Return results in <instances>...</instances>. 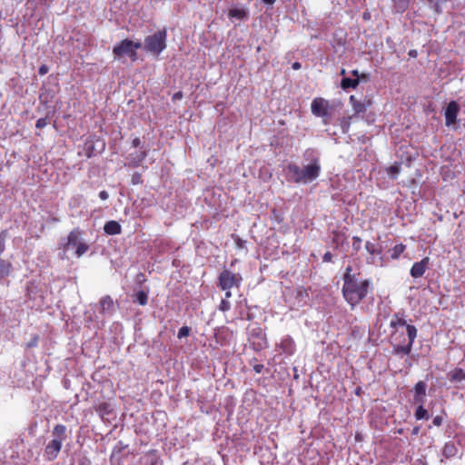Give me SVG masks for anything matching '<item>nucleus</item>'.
Here are the masks:
<instances>
[{"label": "nucleus", "mask_w": 465, "mask_h": 465, "mask_svg": "<svg viewBox=\"0 0 465 465\" xmlns=\"http://www.w3.org/2000/svg\"><path fill=\"white\" fill-rule=\"evenodd\" d=\"M359 273L352 272L351 266H347L343 274L342 295L345 301L354 308L366 296L371 286L370 280H361Z\"/></svg>", "instance_id": "f257e3e1"}, {"label": "nucleus", "mask_w": 465, "mask_h": 465, "mask_svg": "<svg viewBox=\"0 0 465 465\" xmlns=\"http://www.w3.org/2000/svg\"><path fill=\"white\" fill-rule=\"evenodd\" d=\"M302 157L307 162L302 167L304 184H307L316 180L321 174L320 153L316 149L308 148L303 152Z\"/></svg>", "instance_id": "f03ea898"}, {"label": "nucleus", "mask_w": 465, "mask_h": 465, "mask_svg": "<svg viewBox=\"0 0 465 465\" xmlns=\"http://www.w3.org/2000/svg\"><path fill=\"white\" fill-rule=\"evenodd\" d=\"M66 427L64 424H56L52 430L53 439L45 445L44 457L46 460H55L61 451L63 442L66 440Z\"/></svg>", "instance_id": "7ed1b4c3"}, {"label": "nucleus", "mask_w": 465, "mask_h": 465, "mask_svg": "<svg viewBox=\"0 0 465 465\" xmlns=\"http://www.w3.org/2000/svg\"><path fill=\"white\" fill-rule=\"evenodd\" d=\"M167 30H158L147 35L143 41L144 50L153 55H159L167 46Z\"/></svg>", "instance_id": "20e7f679"}, {"label": "nucleus", "mask_w": 465, "mask_h": 465, "mask_svg": "<svg viewBox=\"0 0 465 465\" xmlns=\"http://www.w3.org/2000/svg\"><path fill=\"white\" fill-rule=\"evenodd\" d=\"M142 46L143 45L139 41L134 42L129 39H124L114 46L113 54L117 58L128 56L132 61L134 62L137 60L136 50L142 48Z\"/></svg>", "instance_id": "39448f33"}, {"label": "nucleus", "mask_w": 465, "mask_h": 465, "mask_svg": "<svg viewBox=\"0 0 465 465\" xmlns=\"http://www.w3.org/2000/svg\"><path fill=\"white\" fill-rule=\"evenodd\" d=\"M242 277L240 273L233 272L228 269H224L218 276L217 286L221 290L239 288L242 284Z\"/></svg>", "instance_id": "423d86ee"}, {"label": "nucleus", "mask_w": 465, "mask_h": 465, "mask_svg": "<svg viewBox=\"0 0 465 465\" xmlns=\"http://www.w3.org/2000/svg\"><path fill=\"white\" fill-rule=\"evenodd\" d=\"M284 175L290 183L304 184L302 167L296 163H288L284 168Z\"/></svg>", "instance_id": "0eeeda50"}, {"label": "nucleus", "mask_w": 465, "mask_h": 465, "mask_svg": "<svg viewBox=\"0 0 465 465\" xmlns=\"http://www.w3.org/2000/svg\"><path fill=\"white\" fill-rule=\"evenodd\" d=\"M276 348L281 354H284L286 357L292 356L296 351L295 341L290 335L283 336L276 344Z\"/></svg>", "instance_id": "6e6552de"}, {"label": "nucleus", "mask_w": 465, "mask_h": 465, "mask_svg": "<svg viewBox=\"0 0 465 465\" xmlns=\"http://www.w3.org/2000/svg\"><path fill=\"white\" fill-rule=\"evenodd\" d=\"M460 112V105L456 101H450L444 112L445 124L451 126L457 123V116Z\"/></svg>", "instance_id": "1a4fd4ad"}, {"label": "nucleus", "mask_w": 465, "mask_h": 465, "mask_svg": "<svg viewBox=\"0 0 465 465\" xmlns=\"http://www.w3.org/2000/svg\"><path fill=\"white\" fill-rule=\"evenodd\" d=\"M26 297L28 300L33 301L32 306H41L43 303L42 291L35 282H30L26 288Z\"/></svg>", "instance_id": "9d476101"}, {"label": "nucleus", "mask_w": 465, "mask_h": 465, "mask_svg": "<svg viewBox=\"0 0 465 465\" xmlns=\"http://www.w3.org/2000/svg\"><path fill=\"white\" fill-rule=\"evenodd\" d=\"M427 383L424 381H418L413 388V404H424L426 401Z\"/></svg>", "instance_id": "9b49d317"}, {"label": "nucleus", "mask_w": 465, "mask_h": 465, "mask_svg": "<svg viewBox=\"0 0 465 465\" xmlns=\"http://www.w3.org/2000/svg\"><path fill=\"white\" fill-rule=\"evenodd\" d=\"M311 110L315 116H326L328 114V103L323 98H315L312 102Z\"/></svg>", "instance_id": "f8f14e48"}, {"label": "nucleus", "mask_w": 465, "mask_h": 465, "mask_svg": "<svg viewBox=\"0 0 465 465\" xmlns=\"http://www.w3.org/2000/svg\"><path fill=\"white\" fill-rule=\"evenodd\" d=\"M430 258L425 257L420 262H416L412 264L410 274L411 277L417 279L424 275L425 272L429 268Z\"/></svg>", "instance_id": "ddd939ff"}, {"label": "nucleus", "mask_w": 465, "mask_h": 465, "mask_svg": "<svg viewBox=\"0 0 465 465\" xmlns=\"http://www.w3.org/2000/svg\"><path fill=\"white\" fill-rule=\"evenodd\" d=\"M80 235L81 232L78 229L73 230L69 232L66 242L63 243L64 251L63 253L60 254L62 259L64 258L66 251H68L71 247H76L80 243Z\"/></svg>", "instance_id": "4468645a"}, {"label": "nucleus", "mask_w": 465, "mask_h": 465, "mask_svg": "<svg viewBox=\"0 0 465 465\" xmlns=\"http://www.w3.org/2000/svg\"><path fill=\"white\" fill-rule=\"evenodd\" d=\"M94 410L104 421H109L110 416L114 412L112 405L107 402H102L98 404L97 406H95Z\"/></svg>", "instance_id": "2eb2a0df"}, {"label": "nucleus", "mask_w": 465, "mask_h": 465, "mask_svg": "<svg viewBox=\"0 0 465 465\" xmlns=\"http://www.w3.org/2000/svg\"><path fill=\"white\" fill-rule=\"evenodd\" d=\"M350 103L354 110V113L357 114L365 113L367 108L371 104L370 100H365L361 102L357 100L354 95L350 96Z\"/></svg>", "instance_id": "dca6fc26"}, {"label": "nucleus", "mask_w": 465, "mask_h": 465, "mask_svg": "<svg viewBox=\"0 0 465 465\" xmlns=\"http://www.w3.org/2000/svg\"><path fill=\"white\" fill-rule=\"evenodd\" d=\"M147 156V151L146 150H140L134 153H132L128 156V165L132 167H138L141 163L146 158Z\"/></svg>", "instance_id": "f3484780"}, {"label": "nucleus", "mask_w": 465, "mask_h": 465, "mask_svg": "<svg viewBox=\"0 0 465 465\" xmlns=\"http://www.w3.org/2000/svg\"><path fill=\"white\" fill-rule=\"evenodd\" d=\"M228 16L230 19H236L238 21H242L248 19L249 11L247 8L243 7H234L230 9L228 13Z\"/></svg>", "instance_id": "a211bd4d"}, {"label": "nucleus", "mask_w": 465, "mask_h": 465, "mask_svg": "<svg viewBox=\"0 0 465 465\" xmlns=\"http://www.w3.org/2000/svg\"><path fill=\"white\" fill-rule=\"evenodd\" d=\"M412 346L411 344L401 345L400 343H392L391 353L393 355L402 358L405 355H409L411 351Z\"/></svg>", "instance_id": "6ab92c4d"}, {"label": "nucleus", "mask_w": 465, "mask_h": 465, "mask_svg": "<svg viewBox=\"0 0 465 465\" xmlns=\"http://www.w3.org/2000/svg\"><path fill=\"white\" fill-rule=\"evenodd\" d=\"M104 231L108 235H117L121 233L122 227L118 222L109 221L105 223L104 226Z\"/></svg>", "instance_id": "aec40b11"}, {"label": "nucleus", "mask_w": 465, "mask_h": 465, "mask_svg": "<svg viewBox=\"0 0 465 465\" xmlns=\"http://www.w3.org/2000/svg\"><path fill=\"white\" fill-rule=\"evenodd\" d=\"M450 382L460 383L465 381V370L461 368H455L448 373Z\"/></svg>", "instance_id": "412c9836"}, {"label": "nucleus", "mask_w": 465, "mask_h": 465, "mask_svg": "<svg viewBox=\"0 0 465 465\" xmlns=\"http://www.w3.org/2000/svg\"><path fill=\"white\" fill-rule=\"evenodd\" d=\"M442 456L445 459H450L455 457L458 454V448L454 441H448L445 443L442 452Z\"/></svg>", "instance_id": "4be33fe9"}, {"label": "nucleus", "mask_w": 465, "mask_h": 465, "mask_svg": "<svg viewBox=\"0 0 465 465\" xmlns=\"http://www.w3.org/2000/svg\"><path fill=\"white\" fill-rule=\"evenodd\" d=\"M13 272V264L4 259H0V283Z\"/></svg>", "instance_id": "5701e85b"}, {"label": "nucleus", "mask_w": 465, "mask_h": 465, "mask_svg": "<svg viewBox=\"0 0 465 465\" xmlns=\"http://www.w3.org/2000/svg\"><path fill=\"white\" fill-rule=\"evenodd\" d=\"M114 302L110 296H104L100 301V312L103 314L110 313L113 310Z\"/></svg>", "instance_id": "b1692460"}, {"label": "nucleus", "mask_w": 465, "mask_h": 465, "mask_svg": "<svg viewBox=\"0 0 465 465\" xmlns=\"http://www.w3.org/2000/svg\"><path fill=\"white\" fill-rule=\"evenodd\" d=\"M406 325H408L407 322L401 313H395L390 322V327L393 329L406 327Z\"/></svg>", "instance_id": "393cba45"}, {"label": "nucleus", "mask_w": 465, "mask_h": 465, "mask_svg": "<svg viewBox=\"0 0 465 465\" xmlns=\"http://www.w3.org/2000/svg\"><path fill=\"white\" fill-rule=\"evenodd\" d=\"M360 83V80L358 78H350V77H343L341 82V86L343 90H347L350 88H356Z\"/></svg>", "instance_id": "a878e982"}, {"label": "nucleus", "mask_w": 465, "mask_h": 465, "mask_svg": "<svg viewBox=\"0 0 465 465\" xmlns=\"http://www.w3.org/2000/svg\"><path fill=\"white\" fill-rule=\"evenodd\" d=\"M145 465H162L161 459L156 455L155 451L148 452L145 457Z\"/></svg>", "instance_id": "bb28decb"}, {"label": "nucleus", "mask_w": 465, "mask_h": 465, "mask_svg": "<svg viewBox=\"0 0 465 465\" xmlns=\"http://www.w3.org/2000/svg\"><path fill=\"white\" fill-rule=\"evenodd\" d=\"M414 417L418 420L430 419L428 411L424 408L423 404L417 405V409L414 412Z\"/></svg>", "instance_id": "cd10ccee"}, {"label": "nucleus", "mask_w": 465, "mask_h": 465, "mask_svg": "<svg viewBox=\"0 0 465 465\" xmlns=\"http://www.w3.org/2000/svg\"><path fill=\"white\" fill-rule=\"evenodd\" d=\"M406 246L402 243L396 244L394 247L389 250L390 255L392 259H398L401 254L404 252Z\"/></svg>", "instance_id": "c85d7f7f"}, {"label": "nucleus", "mask_w": 465, "mask_h": 465, "mask_svg": "<svg viewBox=\"0 0 465 465\" xmlns=\"http://www.w3.org/2000/svg\"><path fill=\"white\" fill-rule=\"evenodd\" d=\"M406 331L408 335L409 342L408 344H411V346H413V343L415 341V339L417 337V329L414 325H406Z\"/></svg>", "instance_id": "c756f323"}, {"label": "nucleus", "mask_w": 465, "mask_h": 465, "mask_svg": "<svg viewBox=\"0 0 465 465\" xmlns=\"http://www.w3.org/2000/svg\"><path fill=\"white\" fill-rule=\"evenodd\" d=\"M147 301L148 295L144 291H139L138 292H136L134 302H136L140 305H145L147 303Z\"/></svg>", "instance_id": "7c9ffc66"}, {"label": "nucleus", "mask_w": 465, "mask_h": 465, "mask_svg": "<svg viewBox=\"0 0 465 465\" xmlns=\"http://www.w3.org/2000/svg\"><path fill=\"white\" fill-rule=\"evenodd\" d=\"M394 7L399 13L404 12L409 5L408 0H393Z\"/></svg>", "instance_id": "2f4dec72"}, {"label": "nucleus", "mask_w": 465, "mask_h": 465, "mask_svg": "<svg viewBox=\"0 0 465 465\" xmlns=\"http://www.w3.org/2000/svg\"><path fill=\"white\" fill-rule=\"evenodd\" d=\"M365 249L366 251L371 254V255H374V254H381V249L379 246H377L375 243H372L371 242H367L365 243Z\"/></svg>", "instance_id": "473e14b6"}, {"label": "nucleus", "mask_w": 465, "mask_h": 465, "mask_svg": "<svg viewBox=\"0 0 465 465\" xmlns=\"http://www.w3.org/2000/svg\"><path fill=\"white\" fill-rule=\"evenodd\" d=\"M425 3L429 5L430 8L434 10L437 14H440L442 12L440 8V3L439 0H424Z\"/></svg>", "instance_id": "72a5a7b5"}, {"label": "nucleus", "mask_w": 465, "mask_h": 465, "mask_svg": "<svg viewBox=\"0 0 465 465\" xmlns=\"http://www.w3.org/2000/svg\"><path fill=\"white\" fill-rule=\"evenodd\" d=\"M75 248V255L77 257H81L88 251L89 246L85 242H80V243Z\"/></svg>", "instance_id": "f704fd0d"}, {"label": "nucleus", "mask_w": 465, "mask_h": 465, "mask_svg": "<svg viewBox=\"0 0 465 465\" xmlns=\"http://www.w3.org/2000/svg\"><path fill=\"white\" fill-rule=\"evenodd\" d=\"M7 231L4 230L0 232V255L4 252L5 249V241L7 238Z\"/></svg>", "instance_id": "c9c22d12"}, {"label": "nucleus", "mask_w": 465, "mask_h": 465, "mask_svg": "<svg viewBox=\"0 0 465 465\" xmlns=\"http://www.w3.org/2000/svg\"><path fill=\"white\" fill-rule=\"evenodd\" d=\"M190 331H191V329L188 326H183L178 331V334H177L178 339H183V338L189 336Z\"/></svg>", "instance_id": "e433bc0d"}, {"label": "nucleus", "mask_w": 465, "mask_h": 465, "mask_svg": "<svg viewBox=\"0 0 465 465\" xmlns=\"http://www.w3.org/2000/svg\"><path fill=\"white\" fill-rule=\"evenodd\" d=\"M230 309H231V302L226 299H223L219 304V310L222 312H227Z\"/></svg>", "instance_id": "4c0bfd02"}, {"label": "nucleus", "mask_w": 465, "mask_h": 465, "mask_svg": "<svg viewBox=\"0 0 465 465\" xmlns=\"http://www.w3.org/2000/svg\"><path fill=\"white\" fill-rule=\"evenodd\" d=\"M361 247V239L358 236L352 237V248L358 252Z\"/></svg>", "instance_id": "58836bf2"}, {"label": "nucleus", "mask_w": 465, "mask_h": 465, "mask_svg": "<svg viewBox=\"0 0 465 465\" xmlns=\"http://www.w3.org/2000/svg\"><path fill=\"white\" fill-rule=\"evenodd\" d=\"M143 182L142 180V176L139 173H134L133 175H132V183L133 184H139Z\"/></svg>", "instance_id": "ea45409f"}, {"label": "nucleus", "mask_w": 465, "mask_h": 465, "mask_svg": "<svg viewBox=\"0 0 465 465\" xmlns=\"http://www.w3.org/2000/svg\"><path fill=\"white\" fill-rule=\"evenodd\" d=\"M47 125V120L46 118H39L37 121H36V124H35V127L37 129H42L44 127H45Z\"/></svg>", "instance_id": "a19ab883"}, {"label": "nucleus", "mask_w": 465, "mask_h": 465, "mask_svg": "<svg viewBox=\"0 0 465 465\" xmlns=\"http://www.w3.org/2000/svg\"><path fill=\"white\" fill-rule=\"evenodd\" d=\"M442 422H443V419L441 416H436L432 420V424L437 427H440L442 424Z\"/></svg>", "instance_id": "79ce46f5"}, {"label": "nucleus", "mask_w": 465, "mask_h": 465, "mask_svg": "<svg viewBox=\"0 0 465 465\" xmlns=\"http://www.w3.org/2000/svg\"><path fill=\"white\" fill-rule=\"evenodd\" d=\"M48 71H49V67L46 64H42L38 69V73L40 75L46 74L48 73Z\"/></svg>", "instance_id": "37998d69"}, {"label": "nucleus", "mask_w": 465, "mask_h": 465, "mask_svg": "<svg viewBox=\"0 0 465 465\" xmlns=\"http://www.w3.org/2000/svg\"><path fill=\"white\" fill-rule=\"evenodd\" d=\"M324 262H331L332 261V254L330 252H326L322 257Z\"/></svg>", "instance_id": "c03bdc74"}, {"label": "nucleus", "mask_w": 465, "mask_h": 465, "mask_svg": "<svg viewBox=\"0 0 465 465\" xmlns=\"http://www.w3.org/2000/svg\"><path fill=\"white\" fill-rule=\"evenodd\" d=\"M341 127L343 133H347L350 127V123L347 120L343 119L341 122Z\"/></svg>", "instance_id": "a18cd8bd"}, {"label": "nucleus", "mask_w": 465, "mask_h": 465, "mask_svg": "<svg viewBox=\"0 0 465 465\" xmlns=\"http://www.w3.org/2000/svg\"><path fill=\"white\" fill-rule=\"evenodd\" d=\"M94 154V145H86V155L91 157Z\"/></svg>", "instance_id": "49530a36"}, {"label": "nucleus", "mask_w": 465, "mask_h": 465, "mask_svg": "<svg viewBox=\"0 0 465 465\" xmlns=\"http://www.w3.org/2000/svg\"><path fill=\"white\" fill-rule=\"evenodd\" d=\"M99 197L101 200L105 201L109 198V193L106 191H101L99 193Z\"/></svg>", "instance_id": "de8ad7c7"}, {"label": "nucleus", "mask_w": 465, "mask_h": 465, "mask_svg": "<svg viewBox=\"0 0 465 465\" xmlns=\"http://www.w3.org/2000/svg\"><path fill=\"white\" fill-rule=\"evenodd\" d=\"M132 145H133V147H134V148H138V147L141 145V140H140V138L135 137L134 139H133V141H132Z\"/></svg>", "instance_id": "09e8293b"}, {"label": "nucleus", "mask_w": 465, "mask_h": 465, "mask_svg": "<svg viewBox=\"0 0 465 465\" xmlns=\"http://www.w3.org/2000/svg\"><path fill=\"white\" fill-rule=\"evenodd\" d=\"M342 241L340 233H334L333 242L338 245Z\"/></svg>", "instance_id": "8fccbe9b"}, {"label": "nucleus", "mask_w": 465, "mask_h": 465, "mask_svg": "<svg viewBox=\"0 0 465 465\" xmlns=\"http://www.w3.org/2000/svg\"><path fill=\"white\" fill-rule=\"evenodd\" d=\"M263 365L262 364H256L253 366V371L256 372V373H261L263 370Z\"/></svg>", "instance_id": "3c124183"}, {"label": "nucleus", "mask_w": 465, "mask_h": 465, "mask_svg": "<svg viewBox=\"0 0 465 465\" xmlns=\"http://www.w3.org/2000/svg\"><path fill=\"white\" fill-rule=\"evenodd\" d=\"M225 292L224 298L226 300H229L232 297V292L231 289L223 290Z\"/></svg>", "instance_id": "603ef678"}, {"label": "nucleus", "mask_w": 465, "mask_h": 465, "mask_svg": "<svg viewBox=\"0 0 465 465\" xmlns=\"http://www.w3.org/2000/svg\"><path fill=\"white\" fill-rule=\"evenodd\" d=\"M182 98H183V93L182 92H177L173 96V100H179V99H182Z\"/></svg>", "instance_id": "864d4df0"}, {"label": "nucleus", "mask_w": 465, "mask_h": 465, "mask_svg": "<svg viewBox=\"0 0 465 465\" xmlns=\"http://www.w3.org/2000/svg\"><path fill=\"white\" fill-rule=\"evenodd\" d=\"M399 171H400V168H399L398 166H391V167L390 168V172H391V173H393V174H394V173H399Z\"/></svg>", "instance_id": "5fc2aeb1"}, {"label": "nucleus", "mask_w": 465, "mask_h": 465, "mask_svg": "<svg viewBox=\"0 0 465 465\" xmlns=\"http://www.w3.org/2000/svg\"><path fill=\"white\" fill-rule=\"evenodd\" d=\"M77 202H78V198H76V197L72 198V199L70 200L69 205H70V206H74V205L77 204Z\"/></svg>", "instance_id": "6e6d98bb"}, {"label": "nucleus", "mask_w": 465, "mask_h": 465, "mask_svg": "<svg viewBox=\"0 0 465 465\" xmlns=\"http://www.w3.org/2000/svg\"><path fill=\"white\" fill-rule=\"evenodd\" d=\"M409 55L411 57H416L417 56V51L416 50H410L409 51Z\"/></svg>", "instance_id": "4d7b16f0"}, {"label": "nucleus", "mask_w": 465, "mask_h": 465, "mask_svg": "<svg viewBox=\"0 0 465 465\" xmlns=\"http://www.w3.org/2000/svg\"><path fill=\"white\" fill-rule=\"evenodd\" d=\"M265 5H273L276 0H262Z\"/></svg>", "instance_id": "13d9d810"}, {"label": "nucleus", "mask_w": 465, "mask_h": 465, "mask_svg": "<svg viewBox=\"0 0 465 465\" xmlns=\"http://www.w3.org/2000/svg\"><path fill=\"white\" fill-rule=\"evenodd\" d=\"M292 68L295 69V70L300 69L301 68V64L299 62H295L292 64Z\"/></svg>", "instance_id": "bf43d9fd"}, {"label": "nucleus", "mask_w": 465, "mask_h": 465, "mask_svg": "<svg viewBox=\"0 0 465 465\" xmlns=\"http://www.w3.org/2000/svg\"><path fill=\"white\" fill-rule=\"evenodd\" d=\"M419 431H420V428L419 427H414L412 429V434L413 435H417L419 433Z\"/></svg>", "instance_id": "052dcab7"}, {"label": "nucleus", "mask_w": 465, "mask_h": 465, "mask_svg": "<svg viewBox=\"0 0 465 465\" xmlns=\"http://www.w3.org/2000/svg\"><path fill=\"white\" fill-rule=\"evenodd\" d=\"M369 18H370V14L369 13H364L363 14V19L368 20Z\"/></svg>", "instance_id": "680f3d73"}, {"label": "nucleus", "mask_w": 465, "mask_h": 465, "mask_svg": "<svg viewBox=\"0 0 465 465\" xmlns=\"http://www.w3.org/2000/svg\"><path fill=\"white\" fill-rule=\"evenodd\" d=\"M352 74L356 76V78L359 79V72L357 70L352 71Z\"/></svg>", "instance_id": "e2e57ef3"}, {"label": "nucleus", "mask_w": 465, "mask_h": 465, "mask_svg": "<svg viewBox=\"0 0 465 465\" xmlns=\"http://www.w3.org/2000/svg\"><path fill=\"white\" fill-rule=\"evenodd\" d=\"M439 1H440V5H441L442 4L447 3L449 0H439Z\"/></svg>", "instance_id": "0e129e2a"}, {"label": "nucleus", "mask_w": 465, "mask_h": 465, "mask_svg": "<svg viewBox=\"0 0 465 465\" xmlns=\"http://www.w3.org/2000/svg\"><path fill=\"white\" fill-rule=\"evenodd\" d=\"M355 392H356V394H358V395H359V394H360V392H361V388L356 389V391H355Z\"/></svg>", "instance_id": "69168bd1"}, {"label": "nucleus", "mask_w": 465, "mask_h": 465, "mask_svg": "<svg viewBox=\"0 0 465 465\" xmlns=\"http://www.w3.org/2000/svg\"><path fill=\"white\" fill-rule=\"evenodd\" d=\"M341 74H345V70L342 69L341 72Z\"/></svg>", "instance_id": "338daca9"}, {"label": "nucleus", "mask_w": 465, "mask_h": 465, "mask_svg": "<svg viewBox=\"0 0 465 465\" xmlns=\"http://www.w3.org/2000/svg\"><path fill=\"white\" fill-rule=\"evenodd\" d=\"M53 0H45V3L52 2Z\"/></svg>", "instance_id": "774afa93"}]
</instances>
